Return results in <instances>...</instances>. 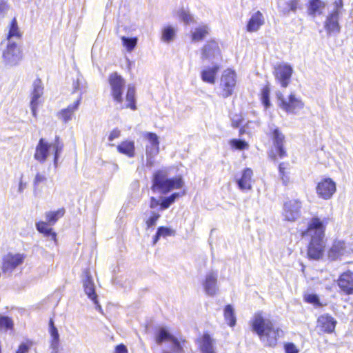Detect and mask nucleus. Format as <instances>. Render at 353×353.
<instances>
[{
    "instance_id": "1",
    "label": "nucleus",
    "mask_w": 353,
    "mask_h": 353,
    "mask_svg": "<svg viewBox=\"0 0 353 353\" xmlns=\"http://www.w3.org/2000/svg\"><path fill=\"white\" fill-rule=\"evenodd\" d=\"M110 88V94L116 104L121 105V109L129 108L131 110H137L136 105V89L134 85H129L125 94L126 103L123 102V90L125 87V79L117 72L110 73L107 79Z\"/></svg>"
},
{
    "instance_id": "2",
    "label": "nucleus",
    "mask_w": 353,
    "mask_h": 353,
    "mask_svg": "<svg viewBox=\"0 0 353 353\" xmlns=\"http://www.w3.org/2000/svg\"><path fill=\"white\" fill-rule=\"evenodd\" d=\"M325 229V223L324 221L315 216L311 219L307 229L302 232L303 237L308 236L310 238L307 255L311 259L318 260L323 256L325 247L323 242Z\"/></svg>"
},
{
    "instance_id": "3",
    "label": "nucleus",
    "mask_w": 353,
    "mask_h": 353,
    "mask_svg": "<svg viewBox=\"0 0 353 353\" xmlns=\"http://www.w3.org/2000/svg\"><path fill=\"white\" fill-rule=\"evenodd\" d=\"M250 325L264 345L272 347L276 344L281 330L268 316L261 312L256 313L250 320Z\"/></svg>"
},
{
    "instance_id": "4",
    "label": "nucleus",
    "mask_w": 353,
    "mask_h": 353,
    "mask_svg": "<svg viewBox=\"0 0 353 353\" xmlns=\"http://www.w3.org/2000/svg\"><path fill=\"white\" fill-rule=\"evenodd\" d=\"M151 190L154 192L167 194L174 189H181L184 185L182 176L168 177V170L159 169L154 171L151 177Z\"/></svg>"
},
{
    "instance_id": "5",
    "label": "nucleus",
    "mask_w": 353,
    "mask_h": 353,
    "mask_svg": "<svg viewBox=\"0 0 353 353\" xmlns=\"http://www.w3.org/2000/svg\"><path fill=\"white\" fill-rule=\"evenodd\" d=\"M63 143L59 136H56L52 143H48L44 138H41L35 148L34 158L37 161L43 163L47 160L50 152L52 151L54 163L57 164L60 154L63 150Z\"/></svg>"
},
{
    "instance_id": "6",
    "label": "nucleus",
    "mask_w": 353,
    "mask_h": 353,
    "mask_svg": "<svg viewBox=\"0 0 353 353\" xmlns=\"http://www.w3.org/2000/svg\"><path fill=\"white\" fill-rule=\"evenodd\" d=\"M268 134H270L272 139L273 145L275 150V152L274 150H272L270 154L271 157L273 159H275L276 155L281 159L286 157V151L283 147L285 142L284 134L274 123H270L268 125Z\"/></svg>"
},
{
    "instance_id": "7",
    "label": "nucleus",
    "mask_w": 353,
    "mask_h": 353,
    "mask_svg": "<svg viewBox=\"0 0 353 353\" xmlns=\"http://www.w3.org/2000/svg\"><path fill=\"white\" fill-rule=\"evenodd\" d=\"M278 105L289 114H296L303 108V103L296 98L294 94H290L287 98L281 93L276 94Z\"/></svg>"
},
{
    "instance_id": "8",
    "label": "nucleus",
    "mask_w": 353,
    "mask_h": 353,
    "mask_svg": "<svg viewBox=\"0 0 353 353\" xmlns=\"http://www.w3.org/2000/svg\"><path fill=\"white\" fill-rule=\"evenodd\" d=\"M2 57L6 63L17 65L23 58L22 50L16 42L8 41Z\"/></svg>"
},
{
    "instance_id": "9",
    "label": "nucleus",
    "mask_w": 353,
    "mask_h": 353,
    "mask_svg": "<svg viewBox=\"0 0 353 353\" xmlns=\"http://www.w3.org/2000/svg\"><path fill=\"white\" fill-rule=\"evenodd\" d=\"M335 8L332 12L327 17L325 22V28L328 34L339 33L341 27L339 23V9L343 6L341 1L334 3Z\"/></svg>"
},
{
    "instance_id": "10",
    "label": "nucleus",
    "mask_w": 353,
    "mask_h": 353,
    "mask_svg": "<svg viewBox=\"0 0 353 353\" xmlns=\"http://www.w3.org/2000/svg\"><path fill=\"white\" fill-rule=\"evenodd\" d=\"M43 94V86L39 78L36 79L33 83V89L31 92L30 108L32 116L37 118V110L39 104L42 102L39 99Z\"/></svg>"
},
{
    "instance_id": "11",
    "label": "nucleus",
    "mask_w": 353,
    "mask_h": 353,
    "mask_svg": "<svg viewBox=\"0 0 353 353\" xmlns=\"http://www.w3.org/2000/svg\"><path fill=\"white\" fill-rule=\"evenodd\" d=\"M236 83V74L234 70L228 68L222 74V96L229 97L232 94Z\"/></svg>"
},
{
    "instance_id": "12",
    "label": "nucleus",
    "mask_w": 353,
    "mask_h": 353,
    "mask_svg": "<svg viewBox=\"0 0 353 353\" xmlns=\"http://www.w3.org/2000/svg\"><path fill=\"white\" fill-rule=\"evenodd\" d=\"M302 203L299 200L294 199L286 201L283 205V214L288 221H294L301 216Z\"/></svg>"
},
{
    "instance_id": "13",
    "label": "nucleus",
    "mask_w": 353,
    "mask_h": 353,
    "mask_svg": "<svg viewBox=\"0 0 353 353\" xmlns=\"http://www.w3.org/2000/svg\"><path fill=\"white\" fill-rule=\"evenodd\" d=\"M82 275L83 286L85 294L96 304V307L100 309L101 306L99 305L97 301V295L95 292L94 283L92 280L90 269H84Z\"/></svg>"
},
{
    "instance_id": "14",
    "label": "nucleus",
    "mask_w": 353,
    "mask_h": 353,
    "mask_svg": "<svg viewBox=\"0 0 353 353\" xmlns=\"http://www.w3.org/2000/svg\"><path fill=\"white\" fill-rule=\"evenodd\" d=\"M24 259L23 254L8 253L3 258L1 266L3 272H12L23 262Z\"/></svg>"
},
{
    "instance_id": "15",
    "label": "nucleus",
    "mask_w": 353,
    "mask_h": 353,
    "mask_svg": "<svg viewBox=\"0 0 353 353\" xmlns=\"http://www.w3.org/2000/svg\"><path fill=\"white\" fill-rule=\"evenodd\" d=\"M293 72L292 68L287 63L280 64L275 68L274 76L283 88H286Z\"/></svg>"
},
{
    "instance_id": "16",
    "label": "nucleus",
    "mask_w": 353,
    "mask_h": 353,
    "mask_svg": "<svg viewBox=\"0 0 353 353\" xmlns=\"http://www.w3.org/2000/svg\"><path fill=\"white\" fill-rule=\"evenodd\" d=\"M336 192V184L330 179H326L319 183L316 186L318 195L324 199H330Z\"/></svg>"
},
{
    "instance_id": "17",
    "label": "nucleus",
    "mask_w": 353,
    "mask_h": 353,
    "mask_svg": "<svg viewBox=\"0 0 353 353\" xmlns=\"http://www.w3.org/2000/svg\"><path fill=\"white\" fill-rule=\"evenodd\" d=\"M196 342L201 353H216L213 345V340L208 333H204L203 336L197 338Z\"/></svg>"
},
{
    "instance_id": "18",
    "label": "nucleus",
    "mask_w": 353,
    "mask_h": 353,
    "mask_svg": "<svg viewBox=\"0 0 353 353\" xmlns=\"http://www.w3.org/2000/svg\"><path fill=\"white\" fill-rule=\"evenodd\" d=\"M252 175L253 172L251 169L245 168L243 170L241 177L236 179L237 185L241 190L247 191L252 189Z\"/></svg>"
},
{
    "instance_id": "19",
    "label": "nucleus",
    "mask_w": 353,
    "mask_h": 353,
    "mask_svg": "<svg viewBox=\"0 0 353 353\" xmlns=\"http://www.w3.org/2000/svg\"><path fill=\"white\" fill-rule=\"evenodd\" d=\"M338 285L347 294L353 293V272H347L341 274Z\"/></svg>"
},
{
    "instance_id": "20",
    "label": "nucleus",
    "mask_w": 353,
    "mask_h": 353,
    "mask_svg": "<svg viewBox=\"0 0 353 353\" xmlns=\"http://www.w3.org/2000/svg\"><path fill=\"white\" fill-rule=\"evenodd\" d=\"M117 150L119 153L129 158H133L135 156L134 141L128 139L123 140L117 145Z\"/></svg>"
},
{
    "instance_id": "21",
    "label": "nucleus",
    "mask_w": 353,
    "mask_h": 353,
    "mask_svg": "<svg viewBox=\"0 0 353 353\" xmlns=\"http://www.w3.org/2000/svg\"><path fill=\"white\" fill-rule=\"evenodd\" d=\"M319 326L327 333H332L334 331L336 321L328 314H323L318 319Z\"/></svg>"
},
{
    "instance_id": "22",
    "label": "nucleus",
    "mask_w": 353,
    "mask_h": 353,
    "mask_svg": "<svg viewBox=\"0 0 353 353\" xmlns=\"http://www.w3.org/2000/svg\"><path fill=\"white\" fill-rule=\"evenodd\" d=\"M264 23V17L260 11H257L252 14L248 22L246 29L249 32L257 31Z\"/></svg>"
},
{
    "instance_id": "23",
    "label": "nucleus",
    "mask_w": 353,
    "mask_h": 353,
    "mask_svg": "<svg viewBox=\"0 0 353 353\" xmlns=\"http://www.w3.org/2000/svg\"><path fill=\"white\" fill-rule=\"evenodd\" d=\"M347 252L344 241H335L330 248L328 256L331 260H336Z\"/></svg>"
},
{
    "instance_id": "24",
    "label": "nucleus",
    "mask_w": 353,
    "mask_h": 353,
    "mask_svg": "<svg viewBox=\"0 0 353 353\" xmlns=\"http://www.w3.org/2000/svg\"><path fill=\"white\" fill-rule=\"evenodd\" d=\"M81 101V97H79L73 104L68 105L66 108L61 110L59 112L60 119L64 122L67 123L72 119L74 112L77 110Z\"/></svg>"
},
{
    "instance_id": "25",
    "label": "nucleus",
    "mask_w": 353,
    "mask_h": 353,
    "mask_svg": "<svg viewBox=\"0 0 353 353\" xmlns=\"http://www.w3.org/2000/svg\"><path fill=\"white\" fill-rule=\"evenodd\" d=\"M52 225L48 221H39L36 223V228L38 232L46 237H50L52 241H57V234L52 228Z\"/></svg>"
},
{
    "instance_id": "26",
    "label": "nucleus",
    "mask_w": 353,
    "mask_h": 353,
    "mask_svg": "<svg viewBox=\"0 0 353 353\" xmlns=\"http://www.w3.org/2000/svg\"><path fill=\"white\" fill-rule=\"evenodd\" d=\"M219 50V45L214 41H208L201 49V59L205 60L214 57Z\"/></svg>"
},
{
    "instance_id": "27",
    "label": "nucleus",
    "mask_w": 353,
    "mask_h": 353,
    "mask_svg": "<svg viewBox=\"0 0 353 353\" xmlns=\"http://www.w3.org/2000/svg\"><path fill=\"white\" fill-rule=\"evenodd\" d=\"M23 34L20 30V28L18 25L17 20L16 17H14L9 25L8 27V32L6 35V39L8 41H11L10 39L12 38H15L17 39H21L22 38Z\"/></svg>"
},
{
    "instance_id": "28",
    "label": "nucleus",
    "mask_w": 353,
    "mask_h": 353,
    "mask_svg": "<svg viewBox=\"0 0 353 353\" xmlns=\"http://www.w3.org/2000/svg\"><path fill=\"white\" fill-rule=\"evenodd\" d=\"M49 332L51 336V344L50 347L52 350L59 349V334L57 328L54 325L53 317L50 319L49 321Z\"/></svg>"
},
{
    "instance_id": "29",
    "label": "nucleus",
    "mask_w": 353,
    "mask_h": 353,
    "mask_svg": "<svg viewBox=\"0 0 353 353\" xmlns=\"http://www.w3.org/2000/svg\"><path fill=\"white\" fill-rule=\"evenodd\" d=\"M174 336L165 327H160L154 334L155 341L157 345H161L166 341H172Z\"/></svg>"
},
{
    "instance_id": "30",
    "label": "nucleus",
    "mask_w": 353,
    "mask_h": 353,
    "mask_svg": "<svg viewBox=\"0 0 353 353\" xmlns=\"http://www.w3.org/2000/svg\"><path fill=\"white\" fill-rule=\"evenodd\" d=\"M216 277L213 274H209L206 276L203 286L206 293L209 295H214L217 290Z\"/></svg>"
},
{
    "instance_id": "31",
    "label": "nucleus",
    "mask_w": 353,
    "mask_h": 353,
    "mask_svg": "<svg viewBox=\"0 0 353 353\" xmlns=\"http://www.w3.org/2000/svg\"><path fill=\"white\" fill-rule=\"evenodd\" d=\"M219 69V67L218 65H214L213 67L205 68L201 72L202 80L207 83H214Z\"/></svg>"
},
{
    "instance_id": "32",
    "label": "nucleus",
    "mask_w": 353,
    "mask_h": 353,
    "mask_svg": "<svg viewBox=\"0 0 353 353\" xmlns=\"http://www.w3.org/2000/svg\"><path fill=\"white\" fill-rule=\"evenodd\" d=\"M208 34V30L205 26H199L192 31L190 37L192 41L198 42L203 41Z\"/></svg>"
},
{
    "instance_id": "33",
    "label": "nucleus",
    "mask_w": 353,
    "mask_h": 353,
    "mask_svg": "<svg viewBox=\"0 0 353 353\" xmlns=\"http://www.w3.org/2000/svg\"><path fill=\"white\" fill-rule=\"evenodd\" d=\"M65 214V209L59 208L56 211H50L46 213V221L51 225H54L57 221Z\"/></svg>"
},
{
    "instance_id": "34",
    "label": "nucleus",
    "mask_w": 353,
    "mask_h": 353,
    "mask_svg": "<svg viewBox=\"0 0 353 353\" xmlns=\"http://www.w3.org/2000/svg\"><path fill=\"white\" fill-rule=\"evenodd\" d=\"M325 8V3L321 0H310L308 13L314 17L317 13L321 14V10Z\"/></svg>"
},
{
    "instance_id": "35",
    "label": "nucleus",
    "mask_w": 353,
    "mask_h": 353,
    "mask_svg": "<svg viewBox=\"0 0 353 353\" xmlns=\"http://www.w3.org/2000/svg\"><path fill=\"white\" fill-rule=\"evenodd\" d=\"M144 137L150 142L151 150L150 153L157 154L159 150V141L157 135L154 132H147Z\"/></svg>"
},
{
    "instance_id": "36",
    "label": "nucleus",
    "mask_w": 353,
    "mask_h": 353,
    "mask_svg": "<svg viewBox=\"0 0 353 353\" xmlns=\"http://www.w3.org/2000/svg\"><path fill=\"white\" fill-rule=\"evenodd\" d=\"M185 194L186 191L185 190L178 192H173L169 196L163 197V202L162 205L163 206L168 207L169 208L170 205L173 204L177 199L184 196Z\"/></svg>"
},
{
    "instance_id": "37",
    "label": "nucleus",
    "mask_w": 353,
    "mask_h": 353,
    "mask_svg": "<svg viewBox=\"0 0 353 353\" xmlns=\"http://www.w3.org/2000/svg\"><path fill=\"white\" fill-rule=\"evenodd\" d=\"M122 41L123 46L125 48V49L128 52H132L136 47L137 44V38H128L124 36L121 38Z\"/></svg>"
},
{
    "instance_id": "38",
    "label": "nucleus",
    "mask_w": 353,
    "mask_h": 353,
    "mask_svg": "<svg viewBox=\"0 0 353 353\" xmlns=\"http://www.w3.org/2000/svg\"><path fill=\"white\" fill-rule=\"evenodd\" d=\"M175 36L174 28L170 26L165 27L162 30L161 39L165 42H170Z\"/></svg>"
},
{
    "instance_id": "39",
    "label": "nucleus",
    "mask_w": 353,
    "mask_h": 353,
    "mask_svg": "<svg viewBox=\"0 0 353 353\" xmlns=\"http://www.w3.org/2000/svg\"><path fill=\"white\" fill-rule=\"evenodd\" d=\"M299 1L300 0H288V1L285 3L286 6L282 8L283 13L284 14H289L290 11L296 12Z\"/></svg>"
},
{
    "instance_id": "40",
    "label": "nucleus",
    "mask_w": 353,
    "mask_h": 353,
    "mask_svg": "<svg viewBox=\"0 0 353 353\" xmlns=\"http://www.w3.org/2000/svg\"><path fill=\"white\" fill-rule=\"evenodd\" d=\"M270 89L268 85H265L261 90V98L262 103L265 108H268L270 105Z\"/></svg>"
},
{
    "instance_id": "41",
    "label": "nucleus",
    "mask_w": 353,
    "mask_h": 353,
    "mask_svg": "<svg viewBox=\"0 0 353 353\" xmlns=\"http://www.w3.org/2000/svg\"><path fill=\"white\" fill-rule=\"evenodd\" d=\"M230 144L232 148L239 150L248 149L249 147L248 143L245 141L241 139H232L230 141Z\"/></svg>"
},
{
    "instance_id": "42",
    "label": "nucleus",
    "mask_w": 353,
    "mask_h": 353,
    "mask_svg": "<svg viewBox=\"0 0 353 353\" xmlns=\"http://www.w3.org/2000/svg\"><path fill=\"white\" fill-rule=\"evenodd\" d=\"M12 320L4 316H0V328L5 329L6 330H10L13 327Z\"/></svg>"
},
{
    "instance_id": "43",
    "label": "nucleus",
    "mask_w": 353,
    "mask_h": 353,
    "mask_svg": "<svg viewBox=\"0 0 353 353\" xmlns=\"http://www.w3.org/2000/svg\"><path fill=\"white\" fill-rule=\"evenodd\" d=\"M163 202V198L161 199V200H159L158 199H157L154 196H152L150 199V205H149L150 208L154 209L159 206V210H164L168 209V207H165L162 205Z\"/></svg>"
},
{
    "instance_id": "44",
    "label": "nucleus",
    "mask_w": 353,
    "mask_h": 353,
    "mask_svg": "<svg viewBox=\"0 0 353 353\" xmlns=\"http://www.w3.org/2000/svg\"><path fill=\"white\" fill-rule=\"evenodd\" d=\"M160 218V214L158 212H152L150 216L145 220V225L148 228L154 226Z\"/></svg>"
},
{
    "instance_id": "45",
    "label": "nucleus",
    "mask_w": 353,
    "mask_h": 353,
    "mask_svg": "<svg viewBox=\"0 0 353 353\" xmlns=\"http://www.w3.org/2000/svg\"><path fill=\"white\" fill-rule=\"evenodd\" d=\"M224 317L230 326L232 327L236 324V316L234 310H224Z\"/></svg>"
},
{
    "instance_id": "46",
    "label": "nucleus",
    "mask_w": 353,
    "mask_h": 353,
    "mask_svg": "<svg viewBox=\"0 0 353 353\" xmlns=\"http://www.w3.org/2000/svg\"><path fill=\"white\" fill-rule=\"evenodd\" d=\"M157 232L159 234L161 237H167L169 236H174L175 234V231L172 230L170 228L160 226L157 230Z\"/></svg>"
},
{
    "instance_id": "47",
    "label": "nucleus",
    "mask_w": 353,
    "mask_h": 353,
    "mask_svg": "<svg viewBox=\"0 0 353 353\" xmlns=\"http://www.w3.org/2000/svg\"><path fill=\"white\" fill-rule=\"evenodd\" d=\"M304 299L307 303H312L314 306L321 305L319 296L315 294H307L304 296Z\"/></svg>"
},
{
    "instance_id": "48",
    "label": "nucleus",
    "mask_w": 353,
    "mask_h": 353,
    "mask_svg": "<svg viewBox=\"0 0 353 353\" xmlns=\"http://www.w3.org/2000/svg\"><path fill=\"white\" fill-rule=\"evenodd\" d=\"M32 345L31 341L21 343L15 353H28Z\"/></svg>"
},
{
    "instance_id": "49",
    "label": "nucleus",
    "mask_w": 353,
    "mask_h": 353,
    "mask_svg": "<svg viewBox=\"0 0 353 353\" xmlns=\"http://www.w3.org/2000/svg\"><path fill=\"white\" fill-rule=\"evenodd\" d=\"M171 342L172 343V350L174 353H181L183 352L180 341L175 336L172 339Z\"/></svg>"
},
{
    "instance_id": "50",
    "label": "nucleus",
    "mask_w": 353,
    "mask_h": 353,
    "mask_svg": "<svg viewBox=\"0 0 353 353\" xmlns=\"http://www.w3.org/2000/svg\"><path fill=\"white\" fill-rule=\"evenodd\" d=\"M121 136V130L116 128L113 129L110 132L108 137L109 141H112L116 139H118Z\"/></svg>"
},
{
    "instance_id": "51",
    "label": "nucleus",
    "mask_w": 353,
    "mask_h": 353,
    "mask_svg": "<svg viewBox=\"0 0 353 353\" xmlns=\"http://www.w3.org/2000/svg\"><path fill=\"white\" fill-rule=\"evenodd\" d=\"M179 16L181 20H183V21H184L186 24L190 23L192 21L191 15L186 11L182 10L180 12Z\"/></svg>"
},
{
    "instance_id": "52",
    "label": "nucleus",
    "mask_w": 353,
    "mask_h": 353,
    "mask_svg": "<svg viewBox=\"0 0 353 353\" xmlns=\"http://www.w3.org/2000/svg\"><path fill=\"white\" fill-rule=\"evenodd\" d=\"M46 181V177L44 174L37 173L34 180V185L38 186L40 183H44Z\"/></svg>"
},
{
    "instance_id": "53",
    "label": "nucleus",
    "mask_w": 353,
    "mask_h": 353,
    "mask_svg": "<svg viewBox=\"0 0 353 353\" xmlns=\"http://www.w3.org/2000/svg\"><path fill=\"white\" fill-rule=\"evenodd\" d=\"M285 350L286 353H298L299 350L296 347L291 343L285 345Z\"/></svg>"
},
{
    "instance_id": "54",
    "label": "nucleus",
    "mask_w": 353,
    "mask_h": 353,
    "mask_svg": "<svg viewBox=\"0 0 353 353\" xmlns=\"http://www.w3.org/2000/svg\"><path fill=\"white\" fill-rule=\"evenodd\" d=\"M114 353H128V349L125 345L119 344L115 347Z\"/></svg>"
},
{
    "instance_id": "55",
    "label": "nucleus",
    "mask_w": 353,
    "mask_h": 353,
    "mask_svg": "<svg viewBox=\"0 0 353 353\" xmlns=\"http://www.w3.org/2000/svg\"><path fill=\"white\" fill-rule=\"evenodd\" d=\"M236 119H232V124L234 128H239L241 124V119L236 116Z\"/></svg>"
},
{
    "instance_id": "56",
    "label": "nucleus",
    "mask_w": 353,
    "mask_h": 353,
    "mask_svg": "<svg viewBox=\"0 0 353 353\" xmlns=\"http://www.w3.org/2000/svg\"><path fill=\"white\" fill-rule=\"evenodd\" d=\"M285 169V163H280L279 166V170L280 175L282 176V179L283 181H284L283 176H284V170Z\"/></svg>"
},
{
    "instance_id": "57",
    "label": "nucleus",
    "mask_w": 353,
    "mask_h": 353,
    "mask_svg": "<svg viewBox=\"0 0 353 353\" xmlns=\"http://www.w3.org/2000/svg\"><path fill=\"white\" fill-rule=\"evenodd\" d=\"M160 238H161V236H159V234L157 232L155 235L153 236L152 244L155 245L159 241Z\"/></svg>"
},
{
    "instance_id": "58",
    "label": "nucleus",
    "mask_w": 353,
    "mask_h": 353,
    "mask_svg": "<svg viewBox=\"0 0 353 353\" xmlns=\"http://www.w3.org/2000/svg\"><path fill=\"white\" fill-rule=\"evenodd\" d=\"M224 309H227V310H229V309H232V306L230 305H227Z\"/></svg>"
},
{
    "instance_id": "59",
    "label": "nucleus",
    "mask_w": 353,
    "mask_h": 353,
    "mask_svg": "<svg viewBox=\"0 0 353 353\" xmlns=\"http://www.w3.org/2000/svg\"><path fill=\"white\" fill-rule=\"evenodd\" d=\"M244 132V130L241 129L239 131L240 135H241Z\"/></svg>"
},
{
    "instance_id": "60",
    "label": "nucleus",
    "mask_w": 353,
    "mask_h": 353,
    "mask_svg": "<svg viewBox=\"0 0 353 353\" xmlns=\"http://www.w3.org/2000/svg\"><path fill=\"white\" fill-rule=\"evenodd\" d=\"M162 353H171V352H168V351H163V352H162Z\"/></svg>"
}]
</instances>
